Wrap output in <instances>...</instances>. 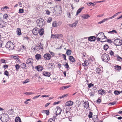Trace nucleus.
Listing matches in <instances>:
<instances>
[{
  "mask_svg": "<svg viewBox=\"0 0 122 122\" xmlns=\"http://www.w3.org/2000/svg\"><path fill=\"white\" fill-rule=\"evenodd\" d=\"M6 47L9 50H13L14 48L15 45L10 41H8L5 45Z\"/></svg>",
  "mask_w": 122,
  "mask_h": 122,
  "instance_id": "f257e3e1",
  "label": "nucleus"
},
{
  "mask_svg": "<svg viewBox=\"0 0 122 122\" xmlns=\"http://www.w3.org/2000/svg\"><path fill=\"white\" fill-rule=\"evenodd\" d=\"M97 37H99L101 39L102 41H100L102 42H105L106 41L107 38L104 35V34L102 32L99 33L97 35Z\"/></svg>",
  "mask_w": 122,
  "mask_h": 122,
  "instance_id": "f03ea898",
  "label": "nucleus"
},
{
  "mask_svg": "<svg viewBox=\"0 0 122 122\" xmlns=\"http://www.w3.org/2000/svg\"><path fill=\"white\" fill-rule=\"evenodd\" d=\"M37 25L40 27H42L45 24V21L42 18L37 19L36 20Z\"/></svg>",
  "mask_w": 122,
  "mask_h": 122,
  "instance_id": "7ed1b4c3",
  "label": "nucleus"
},
{
  "mask_svg": "<svg viewBox=\"0 0 122 122\" xmlns=\"http://www.w3.org/2000/svg\"><path fill=\"white\" fill-rule=\"evenodd\" d=\"M102 59L103 61L105 62H107L110 60L109 56L106 53L103 54L101 56Z\"/></svg>",
  "mask_w": 122,
  "mask_h": 122,
  "instance_id": "20e7f679",
  "label": "nucleus"
},
{
  "mask_svg": "<svg viewBox=\"0 0 122 122\" xmlns=\"http://www.w3.org/2000/svg\"><path fill=\"white\" fill-rule=\"evenodd\" d=\"M114 44L116 46H121L122 45V41L120 39L117 38L114 40Z\"/></svg>",
  "mask_w": 122,
  "mask_h": 122,
  "instance_id": "39448f33",
  "label": "nucleus"
},
{
  "mask_svg": "<svg viewBox=\"0 0 122 122\" xmlns=\"http://www.w3.org/2000/svg\"><path fill=\"white\" fill-rule=\"evenodd\" d=\"M2 120L1 121L3 122H7L9 119V116L6 114H5L4 115V116L2 117Z\"/></svg>",
  "mask_w": 122,
  "mask_h": 122,
  "instance_id": "423d86ee",
  "label": "nucleus"
},
{
  "mask_svg": "<svg viewBox=\"0 0 122 122\" xmlns=\"http://www.w3.org/2000/svg\"><path fill=\"white\" fill-rule=\"evenodd\" d=\"M62 37V35L59 34H56L55 35L52 34L51 36V38L52 39H59Z\"/></svg>",
  "mask_w": 122,
  "mask_h": 122,
  "instance_id": "0eeeda50",
  "label": "nucleus"
},
{
  "mask_svg": "<svg viewBox=\"0 0 122 122\" xmlns=\"http://www.w3.org/2000/svg\"><path fill=\"white\" fill-rule=\"evenodd\" d=\"M33 60L32 59L29 58L26 61V63L27 64L31 66L33 65L32 63L33 62Z\"/></svg>",
  "mask_w": 122,
  "mask_h": 122,
  "instance_id": "6e6552de",
  "label": "nucleus"
},
{
  "mask_svg": "<svg viewBox=\"0 0 122 122\" xmlns=\"http://www.w3.org/2000/svg\"><path fill=\"white\" fill-rule=\"evenodd\" d=\"M39 29L37 28H35L32 30V33L34 35H36L39 33Z\"/></svg>",
  "mask_w": 122,
  "mask_h": 122,
  "instance_id": "1a4fd4ad",
  "label": "nucleus"
},
{
  "mask_svg": "<svg viewBox=\"0 0 122 122\" xmlns=\"http://www.w3.org/2000/svg\"><path fill=\"white\" fill-rule=\"evenodd\" d=\"M44 57L46 60H49L51 59V56L49 54L46 53L44 55Z\"/></svg>",
  "mask_w": 122,
  "mask_h": 122,
  "instance_id": "9d476101",
  "label": "nucleus"
},
{
  "mask_svg": "<svg viewBox=\"0 0 122 122\" xmlns=\"http://www.w3.org/2000/svg\"><path fill=\"white\" fill-rule=\"evenodd\" d=\"M96 39V37L94 36H91L88 37V40L90 41H94Z\"/></svg>",
  "mask_w": 122,
  "mask_h": 122,
  "instance_id": "9b49d317",
  "label": "nucleus"
},
{
  "mask_svg": "<svg viewBox=\"0 0 122 122\" xmlns=\"http://www.w3.org/2000/svg\"><path fill=\"white\" fill-rule=\"evenodd\" d=\"M71 110V107L70 106H65L63 110L64 112L70 111Z\"/></svg>",
  "mask_w": 122,
  "mask_h": 122,
  "instance_id": "f8f14e48",
  "label": "nucleus"
},
{
  "mask_svg": "<svg viewBox=\"0 0 122 122\" xmlns=\"http://www.w3.org/2000/svg\"><path fill=\"white\" fill-rule=\"evenodd\" d=\"M73 102L71 101H69L67 102L66 103V106H70L72 105L73 104Z\"/></svg>",
  "mask_w": 122,
  "mask_h": 122,
  "instance_id": "ddd939ff",
  "label": "nucleus"
},
{
  "mask_svg": "<svg viewBox=\"0 0 122 122\" xmlns=\"http://www.w3.org/2000/svg\"><path fill=\"white\" fill-rule=\"evenodd\" d=\"M43 73V75L45 76L49 77L51 75L50 72L46 71H44Z\"/></svg>",
  "mask_w": 122,
  "mask_h": 122,
  "instance_id": "4468645a",
  "label": "nucleus"
},
{
  "mask_svg": "<svg viewBox=\"0 0 122 122\" xmlns=\"http://www.w3.org/2000/svg\"><path fill=\"white\" fill-rule=\"evenodd\" d=\"M78 23V21L76 20L74 23H73L72 24H69V25L70 27H75Z\"/></svg>",
  "mask_w": 122,
  "mask_h": 122,
  "instance_id": "2eb2a0df",
  "label": "nucleus"
},
{
  "mask_svg": "<svg viewBox=\"0 0 122 122\" xmlns=\"http://www.w3.org/2000/svg\"><path fill=\"white\" fill-rule=\"evenodd\" d=\"M81 16L83 19H85L88 18L90 17V16L87 14H84L81 15Z\"/></svg>",
  "mask_w": 122,
  "mask_h": 122,
  "instance_id": "dca6fc26",
  "label": "nucleus"
},
{
  "mask_svg": "<svg viewBox=\"0 0 122 122\" xmlns=\"http://www.w3.org/2000/svg\"><path fill=\"white\" fill-rule=\"evenodd\" d=\"M7 113L9 115H13V116H12L13 117H14V116L15 115V113L14 112V111H13L12 110H10L8 111Z\"/></svg>",
  "mask_w": 122,
  "mask_h": 122,
  "instance_id": "f3484780",
  "label": "nucleus"
},
{
  "mask_svg": "<svg viewBox=\"0 0 122 122\" xmlns=\"http://www.w3.org/2000/svg\"><path fill=\"white\" fill-rule=\"evenodd\" d=\"M61 109L60 107H59L58 108L56 112V115L57 116L60 114L61 113Z\"/></svg>",
  "mask_w": 122,
  "mask_h": 122,
  "instance_id": "a211bd4d",
  "label": "nucleus"
},
{
  "mask_svg": "<svg viewBox=\"0 0 122 122\" xmlns=\"http://www.w3.org/2000/svg\"><path fill=\"white\" fill-rule=\"evenodd\" d=\"M66 117L67 118L70 117V111L64 112Z\"/></svg>",
  "mask_w": 122,
  "mask_h": 122,
  "instance_id": "6ab92c4d",
  "label": "nucleus"
},
{
  "mask_svg": "<svg viewBox=\"0 0 122 122\" xmlns=\"http://www.w3.org/2000/svg\"><path fill=\"white\" fill-rule=\"evenodd\" d=\"M36 69L39 71H41L43 69V67L41 66H36Z\"/></svg>",
  "mask_w": 122,
  "mask_h": 122,
  "instance_id": "aec40b11",
  "label": "nucleus"
},
{
  "mask_svg": "<svg viewBox=\"0 0 122 122\" xmlns=\"http://www.w3.org/2000/svg\"><path fill=\"white\" fill-rule=\"evenodd\" d=\"M16 33L17 35H18L19 36L21 35V30L20 28H18L17 29Z\"/></svg>",
  "mask_w": 122,
  "mask_h": 122,
  "instance_id": "412c9836",
  "label": "nucleus"
},
{
  "mask_svg": "<svg viewBox=\"0 0 122 122\" xmlns=\"http://www.w3.org/2000/svg\"><path fill=\"white\" fill-rule=\"evenodd\" d=\"M44 30L43 28L40 29L39 30V34L40 36L42 35L44 33Z\"/></svg>",
  "mask_w": 122,
  "mask_h": 122,
  "instance_id": "4be33fe9",
  "label": "nucleus"
},
{
  "mask_svg": "<svg viewBox=\"0 0 122 122\" xmlns=\"http://www.w3.org/2000/svg\"><path fill=\"white\" fill-rule=\"evenodd\" d=\"M55 7H56V9L58 11H59L60 12H61V7L59 5H57L55 6Z\"/></svg>",
  "mask_w": 122,
  "mask_h": 122,
  "instance_id": "5701e85b",
  "label": "nucleus"
},
{
  "mask_svg": "<svg viewBox=\"0 0 122 122\" xmlns=\"http://www.w3.org/2000/svg\"><path fill=\"white\" fill-rule=\"evenodd\" d=\"M69 60L72 62H75V60L74 58V57L72 56H70L69 57Z\"/></svg>",
  "mask_w": 122,
  "mask_h": 122,
  "instance_id": "b1692460",
  "label": "nucleus"
},
{
  "mask_svg": "<svg viewBox=\"0 0 122 122\" xmlns=\"http://www.w3.org/2000/svg\"><path fill=\"white\" fill-rule=\"evenodd\" d=\"M84 8V7H83L79 8L77 11L76 15L77 16L78 14L80 13L81 11Z\"/></svg>",
  "mask_w": 122,
  "mask_h": 122,
  "instance_id": "393cba45",
  "label": "nucleus"
},
{
  "mask_svg": "<svg viewBox=\"0 0 122 122\" xmlns=\"http://www.w3.org/2000/svg\"><path fill=\"white\" fill-rule=\"evenodd\" d=\"M9 8V7L7 6H6L1 8V10L2 11H5L6 10L8 9Z\"/></svg>",
  "mask_w": 122,
  "mask_h": 122,
  "instance_id": "a878e982",
  "label": "nucleus"
},
{
  "mask_svg": "<svg viewBox=\"0 0 122 122\" xmlns=\"http://www.w3.org/2000/svg\"><path fill=\"white\" fill-rule=\"evenodd\" d=\"M115 69L116 70L119 71L121 69V66L118 65H117L114 66Z\"/></svg>",
  "mask_w": 122,
  "mask_h": 122,
  "instance_id": "bb28decb",
  "label": "nucleus"
},
{
  "mask_svg": "<svg viewBox=\"0 0 122 122\" xmlns=\"http://www.w3.org/2000/svg\"><path fill=\"white\" fill-rule=\"evenodd\" d=\"M19 56H16V61H17L18 63H20V61L19 58Z\"/></svg>",
  "mask_w": 122,
  "mask_h": 122,
  "instance_id": "cd10ccee",
  "label": "nucleus"
},
{
  "mask_svg": "<svg viewBox=\"0 0 122 122\" xmlns=\"http://www.w3.org/2000/svg\"><path fill=\"white\" fill-rule=\"evenodd\" d=\"M105 92V91L104 90L102 89L98 91V93L102 95Z\"/></svg>",
  "mask_w": 122,
  "mask_h": 122,
  "instance_id": "c85d7f7f",
  "label": "nucleus"
},
{
  "mask_svg": "<svg viewBox=\"0 0 122 122\" xmlns=\"http://www.w3.org/2000/svg\"><path fill=\"white\" fill-rule=\"evenodd\" d=\"M21 67L22 68L26 69L27 67L26 66V64L25 63H23L21 65Z\"/></svg>",
  "mask_w": 122,
  "mask_h": 122,
  "instance_id": "c756f323",
  "label": "nucleus"
},
{
  "mask_svg": "<svg viewBox=\"0 0 122 122\" xmlns=\"http://www.w3.org/2000/svg\"><path fill=\"white\" fill-rule=\"evenodd\" d=\"M84 104V107L86 108H88L89 106L88 102H85Z\"/></svg>",
  "mask_w": 122,
  "mask_h": 122,
  "instance_id": "7c9ffc66",
  "label": "nucleus"
},
{
  "mask_svg": "<svg viewBox=\"0 0 122 122\" xmlns=\"http://www.w3.org/2000/svg\"><path fill=\"white\" fill-rule=\"evenodd\" d=\"M21 122V120L19 117H16V122Z\"/></svg>",
  "mask_w": 122,
  "mask_h": 122,
  "instance_id": "2f4dec72",
  "label": "nucleus"
},
{
  "mask_svg": "<svg viewBox=\"0 0 122 122\" xmlns=\"http://www.w3.org/2000/svg\"><path fill=\"white\" fill-rule=\"evenodd\" d=\"M72 51L70 50H68L66 52V54L68 55H71Z\"/></svg>",
  "mask_w": 122,
  "mask_h": 122,
  "instance_id": "473e14b6",
  "label": "nucleus"
},
{
  "mask_svg": "<svg viewBox=\"0 0 122 122\" xmlns=\"http://www.w3.org/2000/svg\"><path fill=\"white\" fill-rule=\"evenodd\" d=\"M6 24L5 23L3 22L0 24V27L1 28H3L5 26Z\"/></svg>",
  "mask_w": 122,
  "mask_h": 122,
  "instance_id": "72a5a7b5",
  "label": "nucleus"
},
{
  "mask_svg": "<svg viewBox=\"0 0 122 122\" xmlns=\"http://www.w3.org/2000/svg\"><path fill=\"white\" fill-rule=\"evenodd\" d=\"M38 46L39 49H43V44L41 43H39L38 45Z\"/></svg>",
  "mask_w": 122,
  "mask_h": 122,
  "instance_id": "f704fd0d",
  "label": "nucleus"
},
{
  "mask_svg": "<svg viewBox=\"0 0 122 122\" xmlns=\"http://www.w3.org/2000/svg\"><path fill=\"white\" fill-rule=\"evenodd\" d=\"M36 58L37 59H39L41 58V55L39 54H37L36 55Z\"/></svg>",
  "mask_w": 122,
  "mask_h": 122,
  "instance_id": "c9c22d12",
  "label": "nucleus"
},
{
  "mask_svg": "<svg viewBox=\"0 0 122 122\" xmlns=\"http://www.w3.org/2000/svg\"><path fill=\"white\" fill-rule=\"evenodd\" d=\"M42 112L44 113H45L46 115H48L49 113V112L48 110H43Z\"/></svg>",
  "mask_w": 122,
  "mask_h": 122,
  "instance_id": "e433bc0d",
  "label": "nucleus"
},
{
  "mask_svg": "<svg viewBox=\"0 0 122 122\" xmlns=\"http://www.w3.org/2000/svg\"><path fill=\"white\" fill-rule=\"evenodd\" d=\"M70 86H63L61 87L60 88V90H63V89H66V88H68Z\"/></svg>",
  "mask_w": 122,
  "mask_h": 122,
  "instance_id": "4c0bfd02",
  "label": "nucleus"
},
{
  "mask_svg": "<svg viewBox=\"0 0 122 122\" xmlns=\"http://www.w3.org/2000/svg\"><path fill=\"white\" fill-rule=\"evenodd\" d=\"M96 72L98 74H99L100 73V71H101V70L98 67H97L96 68Z\"/></svg>",
  "mask_w": 122,
  "mask_h": 122,
  "instance_id": "58836bf2",
  "label": "nucleus"
},
{
  "mask_svg": "<svg viewBox=\"0 0 122 122\" xmlns=\"http://www.w3.org/2000/svg\"><path fill=\"white\" fill-rule=\"evenodd\" d=\"M48 122H55V120L54 117L48 120Z\"/></svg>",
  "mask_w": 122,
  "mask_h": 122,
  "instance_id": "ea45409f",
  "label": "nucleus"
},
{
  "mask_svg": "<svg viewBox=\"0 0 122 122\" xmlns=\"http://www.w3.org/2000/svg\"><path fill=\"white\" fill-rule=\"evenodd\" d=\"M114 94L116 95H117L120 94L121 93V92L120 91H115L114 92Z\"/></svg>",
  "mask_w": 122,
  "mask_h": 122,
  "instance_id": "a19ab883",
  "label": "nucleus"
},
{
  "mask_svg": "<svg viewBox=\"0 0 122 122\" xmlns=\"http://www.w3.org/2000/svg\"><path fill=\"white\" fill-rule=\"evenodd\" d=\"M108 48V46L107 45H105L104 46V49L105 50H107Z\"/></svg>",
  "mask_w": 122,
  "mask_h": 122,
  "instance_id": "79ce46f5",
  "label": "nucleus"
},
{
  "mask_svg": "<svg viewBox=\"0 0 122 122\" xmlns=\"http://www.w3.org/2000/svg\"><path fill=\"white\" fill-rule=\"evenodd\" d=\"M20 66L19 64H16V69L17 71H18L20 68Z\"/></svg>",
  "mask_w": 122,
  "mask_h": 122,
  "instance_id": "37998d69",
  "label": "nucleus"
},
{
  "mask_svg": "<svg viewBox=\"0 0 122 122\" xmlns=\"http://www.w3.org/2000/svg\"><path fill=\"white\" fill-rule=\"evenodd\" d=\"M52 25L53 27H56L57 26L56 22V21H54L52 23Z\"/></svg>",
  "mask_w": 122,
  "mask_h": 122,
  "instance_id": "c03bdc74",
  "label": "nucleus"
},
{
  "mask_svg": "<svg viewBox=\"0 0 122 122\" xmlns=\"http://www.w3.org/2000/svg\"><path fill=\"white\" fill-rule=\"evenodd\" d=\"M92 113L91 112H90L88 115V117L90 118H91L92 117Z\"/></svg>",
  "mask_w": 122,
  "mask_h": 122,
  "instance_id": "a18cd8bd",
  "label": "nucleus"
},
{
  "mask_svg": "<svg viewBox=\"0 0 122 122\" xmlns=\"http://www.w3.org/2000/svg\"><path fill=\"white\" fill-rule=\"evenodd\" d=\"M67 94H64L62 96H61L59 98L60 99H61L62 98H64V97H66L67 96Z\"/></svg>",
  "mask_w": 122,
  "mask_h": 122,
  "instance_id": "49530a36",
  "label": "nucleus"
},
{
  "mask_svg": "<svg viewBox=\"0 0 122 122\" xmlns=\"http://www.w3.org/2000/svg\"><path fill=\"white\" fill-rule=\"evenodd\" d=\"M52 20V18L51 17L48 18L47 20V21L48 23H50Z\"/></svg>",
  "mask_w": 122,
  "mask_h": 122,
  "instance_id": "de8ad7c7",
  "label": "nucleus"
},
{
  "mask_svg": "<svg viewBox=\"0 0 122 122\" xmlns=\"http://www.w3.org/2000/svg\"><path fill=\"white\" fill-rule=\"evenodd\" d=\"M8 17V15L6 14H5L3 15V18L4 19H6Z\"/></svg>",
  "mask_w": 122,
  "mask_h": 122,
  "instance_id": "09e8293b",
  "label": "nucleus"
},
{
  "mask_svg": "<svg viewBox=\"0 0 122 122\" xmlns=\"http://www.w3.org/2000/svg\"><path fill=\"white\" fill-rule=\"evenodd\" d=\"M4 74L5 75H6L7 76H8L9 75V72L7 71H5L4 72Z\"/></svg>",
  "mask_w": 122,
  "mask_h": 122,
  "instance_id": "8fccbe9b",
  "label": "nucleus"
},
{
  "mask_svg": "<svg viewBox=\"0 0 122 122\" xmlns=\"http://www.w3.org/2000/svg\"><path fill=\"white\" fill-rule=\"evenodd\" d=\"M84 63L85 64L86 66H88L89 64V63L88 61L86 60H85L84 61Z\"/></svg>",
  "mask_w": 122,
  "mask_h": 122,
  "instance_id": "3c124183",
  "label": "nucleus"
},
{
  "mask_svg": "<svg viewBox=\"0 0 122 122\" xmlns=\"http://www.w3.org/2000/svg\"><path fill=\"white\" fill-rule=\"evenodd\" d=\"M117 60L120 61H122V58L119 57V56H118V57H117Z\"/></svg>",
  "mask_w": 122,
  "mask_h": 122,
  "instance_id": "603ef678",
  "label": "nucleus"
},
{
  "mask_svg": "<svg viewBox=\"0 0 122 122\" xmlns=\"http://www.w3.org/2000/svg\"><path fill=\"white\" fill-rule=\"evenodd\" d=\"M93 86H94V85L93 84H92V83H90L89 84H88V87L89 88H90L91 87Z\"/></svg>",
  "mask_w": 122,
  "mask_h": 122,
  "instance_id": "864d4df0",
  "label": "nucleus"
},
{
  "mask_svg": "<svg viewBox=\"0 0 122 122\" xmlns=\"http://www.w3.org/2000/svg\"><path fill=\"white\" fill-rule=\"evenodd\" d=\"M109 18H105L104 19H103V21H104V22L105 21H107L109 20Z\"/></svg>",
  "mask_w": 122,
  "mask_h": 122,
  "instance_id": "5fc2aeb1",
  "label": "nucleus"
},
{
  "mask_svg": "<svg viewBox=\"0 0 122 122\" xmlns=\"http://www.w3.org/2000/svg\"><path fill=\"white\" fill-rule=\"evenodd\" d=\"M64 66H65V67L67 69L69 68V66L67 63H66V64L64 65Z\"/></svg>",
  "mask_w": 122,
  "mask_h": 122,
  "instance_id": "6e6d98bb",
  "label": "nucleus"
},
{
  "mask_svg": "<svg viewBox=\"0 0 122 122\" xmlns=\"http://www.w3.org/2000/svg\"><path fill=\"white\" fill-rule=\"evenodd\" d=\"M21 47L22 48L21 49L23 50H24L26 49L24 45H22L21 46Z\"/></svg>",
  "mask_w": 122,
  "mask_h": 122,
  "instance_id": "4d7b16f0",
  "label": "nucleus"
},
{
  "mask_svg": "<svg viewBox=\"0 0 122 122\" xmlns=\"http://www.w3.org/2000/svg\"><path fill=\"white\" fill-rule=\"evenodd\" d=\"M24 10L22 9H20L19 10V12L22 13L23 12Z\"/></svg>",
  "mask_w": 122,
  "mask_h": 122,
  "instance_id": "13d9d810",
  "label": "nucleus"
},
{
  "mask_svg": "<svg viewBox=\"0 0 122 122\" xmlns=\"http://www.w3.org/2000/svg\"><path fill=\"white\" fill-rule=\"evenodd\" d=\"M86 4L89 6H92V2H88Z\"/></svg>",
  "mask_w": 122,
  "mask_h": 122,
  "instance_id": "bf43d9fd",
  "label": "nucleus"
},
{
  "mask_svg": "<svg viewBox=\"0 0 122 122\" xmlns=\"http://www.w3.org/2000/svg\"><path fill=\"white\" fill-rule=\"evenodd\" d=\"M51 13V12L48 10H47L46 11V14L49 15Z\"/></svg>",
  "mask_w": 122,
  "mask_h": 122,
  "instance_id": "052dcab7",
  "label": "nucleus"
},
{
  "mask_svg": "<svg viewBox=\"0 0 122 122\" xmlns=\"http://www.w3.org/2000/svg\"><path fill=\"white\" fill-rule=\"evenodd\" d=\"M110 54L111 56H112L114 54V52L112 50L110 51Z\"/></svg>",
  "mask_w": 122,
  "mask_h": 122,
  "instance_id": "680f3d73",
  "label": "nucleus"
},
{
  "mask_svg": "<svg viewBox=\"0 0 122 122\" xmlns=\"http://www.w3.org/2000/svg\"><path fill=\"white\" fill-rule=\"evenodd\" d=\"M67 15L68 16L69 18H71V14L69 12H67Z\"/></svg>",
  "mask_w": 122,
  "mask_h": 122,
  "instance_id": "e2e57ef3",
  "label": "nucleus"
},
{
  "mask_svg": "<svg viewBox=\"0 0 122 122\" xmlns=\"http://www.w3.org/2000/svg\"><path fill=\"white\" fill-rule=\"evenodd\" d=\"M41 96V95H38V96H35L33 98V99H36L37 98L39 97L40 96Z\"/></svg>",
  "mask_w": 122,
  "mask_h": 122,
  "instance_id": "0e129e2a",
  "label": "nucleus"
},
{
  "mask_svg": "<svg viewBox=\"0 0 122 122\" xmlns=\"http://www.w3.org/2000/svg\"><path fill=\"white\" fill-rule=\"evenodd\" d=\"M29 81L28 79H26L25 81L23 82L24 84L25 83H27Z\"/></svg>",
  "mask_w": 122,
  "mask_h": 122,
  "instance_id": "69168bd1",
  "label": "nucleus"
},
{
  "mask_svg": "<svg viewBox=\"0 0 122 122\" xmlns=\"http://www.w3.org/2000/svg\"><path fill=\"white\" fill-rule=\"evenodd\" d=\"M5 61L4 59H1V62L2 63H5Z\"/></svg>",
  "mask_w": 122,
  "mask_h": 122,
  "instance_id": "338daca9",
  "label": "nucleus"
},
{
  "mask_svg": "<svg viewBox=\"0 0 122 122\" xmlns=\"http://www.w3.org/2000/svg\"><path fill=\"white\" fill-rule=\"evenodd\" d=\"M116 104V102H113L111 103H110L109 104V105H110V104L111 105H114L115 104Z\"/></svg>",
  "mask_w": 122,
  "mask_h": 122,
  "instance_id": "774afa93",
  "label": "nucleus"
}]
</instances>
